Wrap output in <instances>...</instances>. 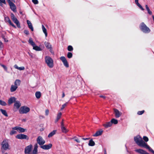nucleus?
<instances>
[{
  "label": "nucleus",
  "mask_w": 154,
  "mask_h": 154,
  "mask_svg": "<svg viewBox=\"0 0 154 154\" xmlns=\"http://www.w3.org/2000/svg\"><path fill=\"white\" fill-rule=\"evenodd\" d=\"M134 140L136 143L139 146L144 147L148 149L152 152H154V151L148 146L147 143L143 141L142 138L139 135H137L134 138Z\"/></svg>",
  "instance_id": "obj_1"
},
{
  "label": "nucleus",
  "mask_w": 154,
  "mask_h": 154,
  "mask_svg": "<svg viewBox=\"0 0 154 154\" xmlns=\"http://www.w3.org/2000/svg\"><path fill=\"white\" fill-rule=\"evenodd\" d=\"M32 145L30 144L26 147L25 149L24 152L25 154H37L38 145L37 143L34 145V149L32 152H31Z\"/></svg>",
  "instance_id": "obj_2"
},
{
  "label": "nucleus",
  "mask_w": 154,
  "mask_h": 154,
  "mask_svg": "<svg viewBox=\"0 0 154 154\" xmlns=\"http://www.w3.org/2000/svg\"><path fill=\"white\" fill-rule=\"evenodd\" d=\"M140 27L141 30L145 33H148L150 31V29L144 23H142L140 24Z\"/></svg>",
  "instance_id": "obj_3"
},
{
  "label": "nucleus",
  "mask_w": 154,
  "mask_h": 154,
  "mask_svg": "<svg viewBox=\"0 0 154 154\" xmlns=\"http://www.w3.org/2000/svg\"><path fill=\"white\" fill-rule=\"evenodd\" d=\"M45 61L48 66L51 68L53 67V61L52 59L49 56H46L45 57Z\"/></svg>",
  "instance_id": "obj_4"
},
{
  "label": "nucleus",
  "mask_w": 154,
  "mask_h": 154,
  "mask_svg": "<svg viewBox=\"0 0 154 154\" xmlns=\"http://www.w3.org/2000/svg\"><path fill=\"white\" fill-rule=\"evenodd\" d=\"M30 108L26 106H21L19 110V112L20 114H26L30 111Z\"/></svg>",
  "instance_id": "obj_5"
},
{
  "label": "nucleus",
  "mask_w": 154,
  "mask_h": 154,
  "mask_svg": "<svg viewBox=\"0 0 154 154\" xmlns=\"http://www.w3.org/2000/svg\"><path fill=\"white\" fill-rule=\"evenodd\" d=\"M1 145L3 149L5 150L10 149L8 143V140L7 139L4 140L2 141Z\"/></svg>",
  "instance_id": "obj_6"
},
{
  "label": "nucleus",
  "mask_w": 154,
  "mask_h": 154,
  "mask_svg": "<svg viewBox=\"0 0 154 154\" xmlns=\"http://www.w3.org/2000/svg\"><path fill=\"white\" fill-rule=\"evenodd\" d=\"M11 19L17 25L18 28H20V24L19 21L17 19L16 17L14 15L13 13L11 14Z\"/></svg>",
  "instance_id": "obj_7"
},
{
  "label": "nucleus",
  "mask_w": 154,
  "mask_h": 154,
  "mask_svg": "<svg viewBox=\"0 0 154 154\" xmlns=\"http://www.w3.org/2000/svg\"><path fill=\"white\" fill-rule=\"evenodd\" d=\"M36 141L37 142V144L38 143V144L41 146L43 145L45 143V141L41 136H39L38 137Z\"/></svg>",
  "instance_id": "obj_8"
},
{
  "label": "nucleus",
  "mask_w": 154,
  "mask_h": 154,
  "mask_svg": "<svg viewBox=\"0 0 154 154\" xmlns=\"http://www.w3.org/2000/svg\"><path fill=\"white\" fill-rule=\"evenodd\" d=\"M21 105L20 102L17 100L15 102L14 105L13 110L14 112H16L19 109Z\"/></svg>",
  "instance_id": "obj_9"
},
{
  "label": "nucleus",
  "mask_w": 154,
  "mask_h": 154,
  "mask_svg": "<svg viewBox=\"0 0 154 154\" xmlns=\"http://www.w3.org/2000/svg\"><path fill=\"white\" fill-rule=\"evenodd\" d=\"M16 138L19 139L28 140L29 137L26 135L22 134H19L16 136Z\"/></svg>",
  "instance_id": "obj_10"
},
{
  "label": "nucleus",
  "mask_w": 154,
  "mask_h": 154,
  "mask_svg": "<svg viewBox=\"0 0 154 154\" xmlns=\"http://www.w3.org/2000/svg\"><path fill=\"white\" fill-rule=\"evenodd\" d=\"M114 111L115 117L117 118H119L122 114V112L117 109H114Z\"/></svg>",
  "instance_id": "obj_11"
},
{
  "label": "nucleus",
  "mask_w": 154,
  "mask_h": 154,
  "mask_svg": "<svg viewBox=\"0 0 154 154\" xmlns=\"http://www.w3.org/2000/svg\"><path fill=\"white\" fill-rule=\"evenodd\" d=\"M14 130H16L19 133L23 132L25 131V129L20 127L16 126L12 128Z\"/></svg>",
  "instance_id": "obj_12"
},
{
  "label": "nucleus",
  "mask_w": 154,
  "mask_h": 154,
  "mask_svg": "<svg viewBox=\"0 0 154 154\" xmlns=\"http://www.w3.org/2000/svg\"><path fill=\"white\" fill-rule=\"evenodd\" d=\"M5 22H8L9 24L12 26L14 28H16V26L11 22L9 18L8 17H5Z\"/></svg>",
  "instance_id": "obj_13"
},
{
  "label": "nucleus",
  "mask_w": 154,
  "mask_h": 154,
  "mask_svg": "<svg viewBox=\"0 0 154 154\" xmlns=\"http://www.w3.org/2000/svg\"><path fill=\"white\" fill-rule=\"evenodd\" d=\"M52 145L51 143H49L48 145H45L41 146L40 147L44 149L48 150L52 147Z\"/></svg>",
  "instance_id": "obj_14"
},
{
  "label": "nucleus",
  "mask_w": 154,
  "mask_h": 154,
  "mask_svg": "<svg viewBox=\"0 0 154 154\" xmlns=\"http://www.w3.org/2000/svg\"><path fill=\"white\" fill-rule=\"evenodd\" d=\"M60 59V60L62 61L63 62L64 65L66 67H69V65L68 63L67 62V61L65 58V57H61Z\"/></svg>",
  "instance_id": "obj_15"
},
{
  "label": "nucleus",
  "mask_w": 154,
  "mask_h": 154,
  "mask_svg": "<svg viewBox=\"0 0 154 154\" xmlns=\"http://www.w3.org/2000/svg\"><path fill=\"white\" fill-rule=\"evenodd\" d=\"M63 120L61 122V127L62 131L63 133H67L68 132V130L64 126V123L63 122Z\"/></svg>",
  "instance_id": "obj_16"
},
{
  "label": "nucleus",
  "mask_w": 154,
  "mask_h": 154,
  "mask_svg": "<svg viewBox=\"0 0 154 154\" xmlns=\"http://www.w3.org/2000/svg\"><path fill=\"white\" fill-rule=\"evenodd\" d=\"M9 5L11 9L14 12H16L17 11L16 7L15 4L12 2H10Z\"/></svg>",
  "instance_id": "obj_17"
},
{
  "label": "nucleus",
  "mask_w": 154,
  "mask_h": 154,
  "mask_svg": "<svg viewBox=\"0 0 154 154\" xmlns=\"http://www.w3.org/2000/svg\"><path fill=\"white\" fill-rule=\"evenodd\" d=\"M16 98L14 97H10L8 100V103L9 104H11L13 103H14L16 101Z\"/></svg>",
  "instance_id": "obj_18"
},
{
  "label": "nucleus",
  "mask_w": 154,
  "mask_h": 154,
  "mask_svg": "<svg viewBox=\"0 0 154 154\" xmlns=\"http://www.w3.org/2000/svg\"><path fill=\"white\" fill-rule=\"evenodd\" d=\"M103 131V130L102 129H101L97 131L93 135V136L94 137H97L101 135L102 134Z\"/></svg>",
  "instance_id": "obj_19"
},
{
  "label": "nucleus",
  "mask_w": 154,
  "mask_h": 154,
  "mask_svg": "<svg viewBox=\"0 0 154 154\" xmlns=\"http://www.w3.org/2000/svg\"><path fill=\"white\" fill-rule=\"evenodd\" d=\"M44 44L47 48L50 49V50L52 49L51 45L49 42H44Z\"/></svg>",
  "instance_id": "obj_20"
},
{
  "label": "nucleus",
  "mask_w": 154,
  "mask_h": 154,
  "mask_svg": "<svg viewBox=\"0 0 154 154\" xmlns=\"http://www.w3.org/2000/svg\"><path fill=\"white\" fill-rule=\"evenodd\" d=\"M135 151L136 152L140 153L141 154H149L145 151L140 149H136L135 150Z\"/></svg>",
  "instance_id": "obj_21"
},
{
  "label": "nucleus",
  "mask_w": 154,
  "mask_h": 154,
  "mask_svg": "<svg viewBox=\"0 0 154 154\" xmlns=\"http://www.w3.org/2000/svg\"><path fill=\"white\" fill-rule=\"evenodd\" d=\"M27 22L29 28L31 29L32 31H33V28L32 26V24L30 21L29 20H27Z\"/></svg>",
  "instance_id": "obj_22"
},
{
  "label": "nucleus",
  "mask_w": 154,
  "mask_h": 154,
  "mask_svg": "<svg viewBox=\"0 0 154 154\" xmlns=\"http://www.w3.org/2000/svg\"><path fill=\"white\" fill-rule=\"evenodd\" d=\"M17 88V87L12 85L10 88V91L11 92H13L15 91Z\"/></svg>",
  "instance_id": "obj_23"
},
{
  "label": "nucleus",
  "mask_w": 154,
  "mask_h": 154,
  "mask_svg": "<svg viewBox=\"0 0 154 154\" xmlns=\"http://www.w3.org/2000/svg\"><path fill=\"white\" fill-rule=\"evenodd\" d=\"M20 81L19 79H16L14 82V85L18 87L20 85Z\"/></svg>",
  "instance_id": "obj_24"
},
{
  "label": "nucleus",
  "mask_w": 154,
  "mask_h": 154,
  "mask_svg": "<svg viewBox=\"0 0 154 154\" xmlns=\"http://www.w3.org/2000/svg\"><path fill=\"white\" fill-rule=\"evenodd\" d=\"M14 67L15 69H18L20 70H23L25 69V67L24 66L19 67L16 64H15L14 65Z\"/></svg>",
  "instance_id": "obj_25"
},
{
  "label": "nucleus",
  "mask_w": 154,
  "mask_h": 154,
  "mask_svg": "<svg viewBox=\"0 0 154 154\" xmlns=\"http://www.w3.org/2000/svg\"><path fill=\"white\" fill-rule=\"evenodd\" d=\"M56 130H54L52 131L49 134H48V137L49 138L51 137H52L54 135L56 132Z\"/></svg>",
  "instance_id": "obj_26"
},
{
  "label": "nucleus",
  "mask_w": 154,
  "mask_h": 154,
  "mask_svg": "<svg viewBox=\"0 0 154 154\" xmlns=\"http://www.w3.org/2000/svg\"><path fill=\"white\" fill-rule=\"evenodd\" d=\"M112 125L111 122H107L106 123L103 125V126L106 128H107L111 126Z\"/></svg>",
  "instance_id": "obj_27"
},
{
  "label": "nucleus",
  "mask_w": 154,
  "mask_h": 154,
  "mask_svg": "<svg viewBox=\"0 0 154 154\" xmlns=\"http://www.w3.org/2000/svg\"><path fill=\"white\" fill-rule=\"evenodd\" d=\"M35 96L37 99H39L41 96V94L39 91H37L35 92Z\"/></svg>",
  "instance_id": "obj_28"
},
{
  "label": "nucleus",
  "mask_w": 154,
  "mask_h": 154,
  "mask_svg": "<svg viewBox=\"0 0 154 154\" xmlns=\"http://www.w3.org/2000/svg\"><path fill=\"white\" fill-rule=\"evenodd\" d=\"M88 144L89 146H94L95 143L94 142L93 140L91 139L89 140Z\"/></svg>",
  "instance_id": "obj_29"
},
{
  "label": "nucleus",
  "mask_w": 154,
  "mask_h": 154,
  "mask_svg": "<svg viewBox=\"0 0 154 154\" xmlns=\"http://www.w3.org/2000/svg\"><path fill=\"white\" fill-rule=\"evenodd\" d=\"M42 31L45 34V37H46L47 36V30L45 28V26L43 25H42Z\"/></svg>",
  "instance_id": "obj_30"
},
{
  "label": "nucleus",
  "mask_w": 154,
  "mask_h": 154,
  "mask_svg": "<svg viewBox=\"0 0 154 154\" xmlns=\"http://www.w3.org/2000/svg\"><path fill=\"white\" fill-rule=\"evenodd\" d=\"M33 49L36 51H41L42 49L39 47L38 46L36 45L33 47Z\"/></svg>",
  "instance_id": "obj_31"
},
{
  "label": "nucleus",
  "mask_w": 154,
  "mask_h": 154,
  "mask_svg": "<svg viewBox=\"0 0 154 154\" xmlns=\"http://www.w3.org/2000/svg\"><path fill=\"white\" fill-rule=\"evenodd\" d=\"M62 115V113L60 112L59 113L57 116V117L56 119L55 120V122H58L59 120L60 119L61 117V116Z\"/></svg>",
  "instance_id": "obj_32"
},
{
  "label": "nucleus",
  "mask_w": 154,
  "mask_h": 154,
  "mask_svg": "<svg viewBox=\"0 0 154 154\" xmlns=\"http://www.w3.org/2000/svg\"><path fill=\"white\" fill-rule=\"evenodd\" d=\"M29 42L31 45H32L33 46V47L35 45V44L33 42L31 38H29Z\"/></svg>",
  "instance_id": "obj_33"
},
{
  "label": "nucleus",
  "mask_w": 154,
  "mask_h": 154,
  "mask_svg": "<svg viewBox=\"0 0 154 154\" xmlns=\"http://www.w3.org/2000/svg\"><path fill=\"white\" fill-rule=\"evenodd\" d=\"M0 110L2 113V114L3 115H4L6 117H7L8 116V115L5 110H3L2 109H0Z\"/></svg>",
  "instance_id": "obj_34"
},
{
  "label": "nucleus",
  "mask_w": 154,
  "mask_h": 154,
  "mask_svg": "<svg viewBox=\"0 0 154 154\" xmlns=\"http://www.w3.org/2000/svg\"><path fill=\"white\" fill-rule=\"evenodd\" d=\"M145 7L148 14H149L150 15L152 14V12L151 11H150V9L148 5H146Z\"/></svg>",
  "instance_id": "obj_35"
},
{
  "label": "nucleus",
  "mask_w": 154,
  "mask_h": 154,
  "mask_svg": "<svg viewBox=\"0 0 154 154\" xmlns=\"http://www.w3.org/2000/svg\"><path fill=\"white\" fill-rule=\"evenodd\" d=\"M111 122L112 124H116L118 123V120L115 119H111Z\"/></svg>",
  "instance_id": "obj_36"
},
{
  "label": "nucleus",
  "mask_w": 154,
  "mask_h": 154,
  "mask_svg": "<svg viewBox=\"0 0 154 154\" xmlns=\"http://www.w3.org/2000/svg\"><path fill=\"white\" fill-rule=\"evenodd\" d=\"M3 3L4 4H6V2L5 0H0V5L2 7H3Z\"/></svg>",
  "instance_id": "obj_37"
},
{
  "label": "nucleus",
  "mask_w": 154,
  "mask_h": 154,
  "mask_svg": "<svg viewBox=\"0 0 154 154\" xmlns=\"http://www.w3.org/2000/svg\"><path fill=\"white\" fill-rule=\"evenodd\" d=\"M0 104L2 106H5L7 105V103L5 101L0 100Z\"/></svg>",
  "instance_id": "obj_38"
},
{
  "label": "nucleus",
  "mask_w": 154,
  "mask_h": 154,
  "mask_svg": "<svg viewBox=\"0 0 154 154\" xmlns=\"http://www.w3.org/2000/svg\"><path fill=\"white\" fill-rule=\"evenodd\" d=\"M137 5L142 11H143L144 9L141 6V5L138 2L136 4Z\"/></svg>",
  "instance_id": "obj_39"
},
{
  "label": "nucleus",
  "mask_w": 154,
  "mask_h": 154,
  "mask_svg": "<svg viewBox=\"0 0 154 154\" xmlns=\"http://www.w3.org/2000/svg\"><path fill=\"white\" fill-rule=\"evenodd\" d=\"M137 5L142 11H143L144 9L141 6V5L138 2L136 4Z\"/></svg>",
  "instance_id": "obj_40"
},
{
  "label": "nucleus",
  "mask_w": 154,
  "mask_h": 154,
  "mask_svg": "<svg viewBox=\"0 0 154 154\" xmlns=\"http://www.w3.org/2000/svg\"><path fill=\"white\" fill-rule=\"evenodd\" d=\"M137 5L142 11H143L144 9L141 6V5L138 2L136 4Z\"/></svg>",
  "instance_id": "obj_41"
},
{
  "label": "nucleus",
  "mask_w": 154,
  "mask_h": 154,
  "mask_svg": "<svg viewBox=\"0 0 154 154\" xmlns=\"http://www.w3.org/2000/svg\"><path fill=\"white\" fill-rule=\"evenodd\" d=\"M72 54L71 52H68L67 54V57L69 58H70L72 57Z\"/></svg>",
  "instance_id": "obj_42"
},
{
  "label": "nucleus",
  "mask_w": 154,
  "mask_h": 154,
  "mask_svg": "<svg viewBox=\"0 0 154 154\" xmlns=\"http://www.w3.org/2000/svg\"><path fill=\"white\" fill-rule=\"evenodd\" d=\"M73 50V48L72 46L69 45L68 47V50L69 51H72Z\"/></svg>",
  "instance_id": "obj_43"
},
{
  "label": "nucleus",
  "mask_w": 154,
  "mask_h": 154,
  "mask_svg": "<svg viewBox=\"0 0 154 154\" xmlns=\"http://www.w3.org/2000/svg\"><path fill=\"white\" fill-rule=\"evenodd\" d=\"M72 139H74V140L78 143H79L80 142V140L79 139H78L76 137H74Z\"/></svg>",
  "instance_id": "obj_44"
},
{
  "label": "nucleus",
  "mask_w": 154,
  "mask_h": 154,
  "mask_svg": "<svg viewBox=\"0 0 154 154\" xmlns=\"http://www.w3.org/2000/svg\"><path fill=\"white\" fill-rule=\"evenodd\" d=\"M68 104V102H66V103L62 105V107L61 108V110L63 109Z\"/></svg>",
  "instance_id": "obj_45"
},
{
  "label": "nucleus",
  "mask_w": 154,
  "mask_h": 154,
  "mask_svg": "<svg viewBox=\"0 0 154 154\" xmlns=\"http://www.w3.org/2000/svg\"><path fill=\"white\" fill-rule=\"evenodd\" d=\"M17 133V132L14 130H12L10 132V134L12 135L14 134H15Z\"/></svg>",
  "instance_id": "obj_46"
},
{
  "label": "nucleus",
  "mask_w": 154,
  "mask_h": 154,
  "mask_svg": "<svg viewBox=\"0 0 154 154\" xmlns=\"http://www.w3.org/2000/svg\"><path fill=\"white\" fill-rule=\"evenodd\" d=\"M143 140L146 142L148 141L149 139L146 136H144L143 137Z\"/></svg>",
  "instance_id": "obj_47"
},
{
  "label": "nucleus",
  "mask_w": 154,
  "mask_h": 154,
  "mask_svg": "<svg viewBox=\"0 0 154 154\" xmlns=\"http://www.w3.org/2000/svg\"><path fill=\"white\" fill-rule=\"evenodd\" d=\"M144 110H142L141 111H139L138 112L137 114L139 115H142L144 113Z\"/></svg>",
  "instance_id": "obj_48"
},
{
  "label": "nucleus",
  "mask_w": 154,
  "mask_h": 154,
  "mask_svg": "<svg viewBox=\"0 0 154 154\" xmlns=\"http://www.w3.org/2000/svg\"><path fill=\"white\" fill-rule=\"evenodd\" d=\"M32 2L35 4H37L38 3V2L37 0H32Z\"/></svg>",
  "instance_id": "obj_49"
},
{
  "label": "nucleus",
  "mask_w": 154,
  "mask_h": 154,
  "mask_svg": "<svg viewBox=\"0 0 154 154\" xmlns=\"http://www.w3.org/2000/svg\"><path fill=\"white\" fill-rule=\"evenodd\" d=\"M24 33L26 35H28L29 34V31L27 30H25L24 31Z\"/></svg>",
  "instance_id": "obj_50"
},
{
  "label": "nucleus",
  "mask_w": 154,
  "mask_h": 154,
  "mask_svg": "<svg viewBox=\"0 0 154 154\" xmlns=\"http://www.w3.org/2000/svg\"><path fill=\"white\" fill-rule=\"evenodd\" d=\"M49 113V110L48 109H46L45 111V115L46 116H48V115Z\"/></svg>",
  "instance_id": "obj_51"
},
{
  "label": "nucleus",
  "mask_w": 154,
  "mask_h": 154,
  "mask_svg": "<svg viewBox=\"0 0 154 154\" xmlns=\"http://www.w3.org/2000/svg\"><path fill=\"white\" fill-rule=\"evenodd\" d=\"M1 66L4 68V69L5 70H7V67L5 66L4 65H2V64H1Z\"/></svg>",
  "instance_id": "obj_52"
},
{
  "label": "nucleus",
  "mask_w": 154,
  "mask_h": 154,
  "mask_svg": "<svg viewBox=\"0 0 154 154\" xmlns=\"http://www.w3.org/2000/svg\"><path fill=\"white\" fill-rule=\"evenodd\" d=\"M3 47V45L1 41H0V49L1 48Z\"/></svg>",
  "instance_id": "obj_53"
},
{
  "label": "nucleus",
  "mask_w": 154,
  "mask_h": 154,
  "mask_svg": "<svg viewBox=\"0 0 154 154\" xmlns=\"http://www.w3.org/2000/svg\"><path fill=\"white\" fill-rule=\"evenodd\" d=\"M65 95L64 92H63L62 97V98H63L64 97Z\"/></svg>",
  "instance_id": "obj_54"
},
{
  "label": "nucleus",
  "mask_w": 154,
  "mask_h": 154,
  "mask_svg": "<svg viewBox=\"0 0 154 154\" xmlns=\"http://www.w3.org/2000/svg\"><path fill=\"white\" fill-rule=\"evenodd\" d=\"M82 139L84 140H88L89 139V138H82Z\"/></svg>",
  "instance_id": "obj_55"
},
{
  "label": "nucleus",
  "mask_w": 154,
  "mask_h": 154,
  "mask_svg": "<svg viewBox=\"0 0 154 154\" xmlns=\"http://www.w3.org/2000/svg\"><path fill=\"white\" fill-rule=\"evenodd\" d=\"M100 97H102V98H105V96H102V95H100Z\"/></svg>",
  "instance_id": "obj_56"
},
{
  "label": "nucleus",
  "mask_w": 154,
  "mask_h": 154,
  "mask_svg": "<svg viewBox=\"0 0 154 154\" xmlns=\"http://www.w3.org/2000/svg\"><path fill=\"white\" fill-rule=\"evenodd\" d=\"M135 4L138 2V0H135Z\"/></svg>",
  "instance_id": "obj_57"
},
{
  "label": "nucleus",
  "mask_w": 154,
  "mask_h": 154,
  "mask_svg": "<svg viewBox=\"0 0 154 154\" xmlns=\"http://www.w3.org/2000/svg\"><path fill=\"white\" fill-rule=\"evenodd\" d=\"M7 1H8V3H9V4H10V2H12L10 0H7Z\"/></svg>",
  "instance_id": "obj_58"
},
{
  "label": "nucleus",
  "mask_w": 154,
  "mask_h": 154,
  "mask_svg": "<svg viewBox=\"0 0 154 154\" xmlns=\"http://www.w3.org/2000/svg\"><path fill=\"white\" fill-rule=\"evenodd\" d=\"M13 2H15V0H11Z\"/></svg>",
  "instance_id": "obj_59"
},
{
  "label": "nucleus",
  "mask_w": 154,
  "mask_h": 154,
  "mask_svg": "<svg viewBox=\"0 0 154 154\" xmlns=\"http://www.w3.org/2000/svg\"><path fill=\"white\" fill-rule=\"evenodd\" d=\"M104 154H106V151H105V153H104Z\"/></svg>",
  "instance_id": "obj_60"
},
{
  "label": "nucleus",
  "mask_w": 154,
  "mask_h": 154,
  "mask_svg": "<svg viewBox=\"0 0 154 154\" xmlns=\"http://www.w3.org/2000/svg\"><path fill=\"white\" fill-rule=\"evenodd\" d=\"M5 154H8V153H5Z\"/></svg>",
  "instance_id": "obj_61"
},
{
  "label": "nucleus",
  "mask_w": 154,
  "mask_h": 154,
  "mask_svg": "<svg viewBox=\"0 0 154 154\" xmlns=\"http://www.w3.org/2000/svg\"><path fill=\"white\" fill-rule=\"evenodd\" d=\"M152 153H153L154 154V152H152Z\"/></svg>",
  "instance_id": "obj_62"
}]
</instances>
